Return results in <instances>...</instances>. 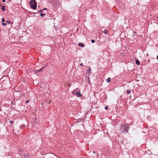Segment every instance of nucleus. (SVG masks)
Listing matches in <instances>:
<instances>
[{
    "label": "nucleus",
    "mask_w": 158,
    "mask_h": 158,
    "mask_svg": "<svg viewBox=\"0 0 158 158\" xmlns=\"http://www.w3.org/2000/svg\"><path fill=\"white\" fill-rule=\"evenodd\" d=\"M29 4L32 8L33 9H36L37 4L35 0H31L29 2Z\"/></svg>",
    "instance_id": "1"
},
{
    "label": "nucleus",
    "mask_w": 158,
    "mask_h": 158,
    "mask_svg": "<svg viewBox=\"0 0 158 158\" xmlns=\"http://www.w3.org/2000/svg\"><path fill=\"white\" fill-rule=\"evenodd\" d=\"M129 125H125L124 124L121 125V129L122 130V132H127L129 130Z\"/></svg>",
    "instance_id": "2"
},
{
    "label": "nucleus",
    "mask_w": 158,
    "mask_h": 158,
    "mask_svg": "<svg viewBox=\"0 0 158 158\" xmlns=\"http://www.w3.org/2000/svg\"><path fill=\"white\" fill-rule=\"evenodd\" d=\"M73 94L76 95L78 97H80L81 96V95L78 89H75L73 92Z\"/></svg>",
    "instance_id": "3"
},
{
    "label": "nucleus",
    "mask_w": 158,
    "mask_h": 158,
    "mask_svg": "<svg viewBox=\"0 0 158 158\" xmlns=\"http://www.w3.org/2000/svg\"><path fill=\"white\" fill-rule=\"evenodd\" d=\"M46 66V65H45L41 69H40L39 70H37L35 71V73H37V72H41L42 71H43V69L45 68V66Z\"/></svg>",
    "instance_id": "4"
},
{
    "label": "nucleus",
    "mask_w": 158,
    "mask_h": 158,
    "mask_svg": "<svg viewBox=\"0 0 158 158\" xmlns=\"http://www.w3.org/2000/svg\"><path fill=\"white\" fill-rule=\"evenodd\" d=\"M78 45L79 46H80V47H84V44L82 43H79L78 44Z\"/></svg>",
    "instance_id": "5"
},
{
    "label": "nucleus",
    "mask_w": 158,
    "mask_h": 158,
    "mask_svg": "<svg viewBox=\"0 0 158 158\" xmlns=\"http://www.w3.org/2000/svg\"><path fill=\"white\" fill-rule=\"evenodd\" d=\"M136 64H137L139 65L140 64V62L138 60H136Z\"/></svg>",
    "instance_id": "6"
},
{
    "label": "nucleus",
    "mask_w": 158,
    "mask_h": 158,
    "mask_svg": "<svg viewBox=\"0 0 158 158\" xmlns=\"http://www.w3.org/2000/svg\"><path fill=\"white\" fill-rule=\"evenodd\" d=\"M2 9L3 11H5L6 10L5 8V6H2Z\"/></svg>",
    "instance_id": "7"
},
{
    "label": "nucleus",
    "mask_w": 158,
    "mask_h": 158,
    "mask_svg": "<svg viewBox=\"0 0 158 158\" xmlns=\"http://www.w3.org/2000/svg\"><path fill=\"white\" fill-rule=\"evenodd\" d=\"M106 80L107 82H109L110 81L111 79L109 77Z\"/></svg>",
    "instance_id": "8"
},
{
    "label": "nucleus",
    "mask_w": 158,
    "mask_h": 158,
    "mask_svg": "<svg viewBox=\"0 0 158 158\" xmlns=\"http://www.w3.org/2000/svg\"><path fill=\"white\" fill-rule=\"evenodd\" d=\"M87 71L88 72V73H90V72L91 71V69L90 67L87 70Z\"/></svg>",
    "instance_id": "9"
},
{
    "label": "nucleus",
    "mask_w": 158,
    "mask_h": 158,
    "mask_svg": "<svg viewBox=\"0 0 158 158\" xmlns=\"http://www.w3.org/2000/svg\"><path fill=\"white\" fill-rule=\"evenodd\" d=\"M104 33L105 34H107L108 33V31L107 30H105L104 31Z\"/></svg>",
    "instance_id": "10"
},
{
    "label": "nucleus",
    "mask_w": 158,
    "mask_h": 158,
    "mask_svg": "<svg viewBox=\"0 0 158 158\" xmlns=\"http://www.w3.org/2000/svg\"><path fill=\"white\" fill-rule=\"evenodd\" d=\"M45 15V14H43V13H41L40 15V16L41 17H43V16H44Z\"/></svg>",
    "instance_id": "11"
},
{
    "label": "nucleus",
    "mask_w": 158,
    "mask_h": 158,
    "mask_svg": "<svg viewBox=\"0 0 158 158\" xmlns=\"http://www.w3.org/2000/svg\"><path fill=\"white\" fill-rule=\"evenodd\" d=\"M127 93L129 94L131 93V91L130 90H127Z\"/></svg>",
    "instance_id": "12"
},
{
    "label": "nucleus",
    "mask_w": 158,
    "mask_h": 158,
    "mask_svg": "<svg viewBox=\"0 0 158 158\" xmlns=\"http://www.w3.org/2000/svg\"><path fill=\"white\" fill-rule=\"evenodd\" d=\"M6 23H7V24H10L11 23L10 21L9 20H7V21H6Z\"/></svg>",
    "instance_id": "13"
},
{
    "label": "nucleus",
    "mask_w": 158,
    "mask_h": 158,
    "mask_svg": "<svg viewBox=\"0 0 158 158\" xmlns=\"http://www.w3.org/2000/svg\"><path fill=\"white\" fill-rule=\"evenodd\" d=\"M2 25L3 26H6V24L5 23H2Z\"/></svg>",
    "instance_id": "14"
},
{
    "label": "nucleus",
    "mask_w": 158,
    "mask_h": 158,
    "mask_svg": "<svg viewBox=\"0 0 158 158\" xmlns=\"http://www.w3.org/2000/svg\"><path fill=\"white\" fill-rule=\"evenodd\" d=\"M2 22H4L5 21V19L4 18H2Z\"/></svg>",
    "instance_id": "15"
},
{
    "label": "nucleus",
    "mask_w": 158,
    "mask_h": 158,
    "mask_svg": "<svg viewBox=\"0 0 158 158\" xmlns=\"http://www.w3.org/2000/svg\"><path fill=\"white\" fill-rule=\"evenodd\" d=\"M91 42L93 43H94L95 42V41L94 40H91Z\"/></svg>",
    "instance_id": "16"
},
{
    "label": "nucleus",
    "mask_w": 158,
    "mask_h": 158,
    "mask_svg": "<svg viewBox=\"0 0 158 158\" xmlns=\"http://www.w3.org/2000/svg\"><path fill=\"white\" fill-rule=\"evenodd\" d=\"M88 83H89V84H90L91 82H90V80H89V78H88Z\"/></svg>",
    "instance_id": "17"
},
{
    "label": "nucleus",
    "mask_w": 158,
    "mask_h": 158,
    "mask_svg": "<svg viewBox=\"0 0 158 158\" xmlns=\"http://www.w3.org/2000/svg\"><path fill=\"white\" fill-rule=\"evenodd\" d=\"M105 108L106 110H107L108 109V107L107 106H106L105 107Z\"/></svg>",
    "instance_id": "18"
},
{
    "label": "nucleus",
    "mask_w": 158,
    "mask_h": 158,
    "mask_svg": "<svg viewBox=\"0 0 158 158\" xmlns=\"http://www.w3.org/2000/svg\"><path fill=\"white\" fill-rule=\"evenodd\" d=\"M13 121H10V123L11 124H12V123H13Z\"/></svg>",
    "instance_id": "19"
},
{
    "label": "nucleus",
    "mask_w": 158,
    "mask_h": 158,
    "mask_svg": "<svg viewBox=\"0 0 158 158\" xmlns=\"http://www.w3.org/2000/svg\"><path fill=\"white\" fill-rule=\"evenodd\" d=\"M29 102V101L28 100H27L26 101V103H27L28 102Z\"/></svg>",
    "instance_id": "20"
},
{
    "label": "nucleus",
    "mask_w": 158,
    "mask_h": 158,
    "mask_svg": "<svg viewBox=\"0 0 158 158\" xmlns=\"http://www.w3.org/2000/svg\"><path fill=\"white\" fill-rule=\"evenodd\" d=\"M47 10L46 8H44L43 9V10Z\"/></svg>",
    "instance_id": "21"
},
{
    "label": "nucleus",
    "mask_w": 158,
    "mask_h": 158,
    "mask_svg": "<svg viewBox=\"0 0 158 158\" xmlns=\"http://www.w3.org/2000/svg\"><path fill=\"white\" fill-rule=\"evenodd\" d=\"M42 11H43V10H39L38 12H41Z\"/></svg>",
    "instance_id": "22"
},
{
    "label": "nucleus",
    "mask_w": 158,
    "mask_h": 158,
    "mask_svg": "<svg viewBox=\"0 0 158 158\" xmlns=\"http://www.w3.org/2000/svg\"><path fill=\"white\" fill-rule=\"evenodd\" d=\"M83 65V64H82V63H81L80 64V66H82Z\"/></svg>",
    "instance_id": "23"
},
{
    "label": "nucleus",
    "mask_w": 158,
    "mask_h": 158,
    "mask_svg": "<svg viewBox=\"0 0 158 158\" xmlns=\"http://www.w3.org/2000/svg\"><path fill=\"white\" fill-rule=\"evenodd\" d=\"M6 2V0H2V2Z\"/></svg>",
    "instance_id": "24"
},
{
    "label": "nucleus",
    "mask_w": 158,
    "mask_h": 158,
    "mask_svg": "<svg viewBox=\"0 0 158 158\" xmlns=\"http://www.w3.org/2000/svg\"><path fill=\"white\" fill-rule=\"evenodd\" d=\"M157 58V59H158V55H157V58Z\"/></svg>",
    "instance_id": "25"
},
{
    "label": "nucleus",
    "mask_w": 158,
    "mask_h": 158,
    "mask_svg": "<svg viewBox=\"0 0 158 158\" xmlns=\"http://www.w3.org/2000/svg\"><path fill=\"white\" fill-rule=\"evenodd\" d=\"M93 153H95V151H94V152H93Z\"/></svg>",
    "instance_id": "26"
},
{
    "label": "nucleus",
    "mask_w": 158,
    "mask_h": 158,
    "mask_svg": "<svg viewBox=\"0 0 158 158\" xmlns=\"http://www.w3.org/2000/svg\"><path fill=\"white\" fill-rule=\"evenodd\" d=\"M11 103H12H12H13V102H11Z\"/></svg>",
    "instance_id": "27"
},
{
    "label": "nucleus",
    "mask_w": 158,
    "mask_h": 158,
    "mask_svg": "<svg viewBox=\"0 0 158 158\" xmlns=\"http://www.w3.org/2000/svg\"><path fill=\"white\" fill-rule=\"evenodd\" d=\"M0 6H2V5L1 4H0Z\"/></svg>",
    "instance_id": "28"
}]
</instances>
